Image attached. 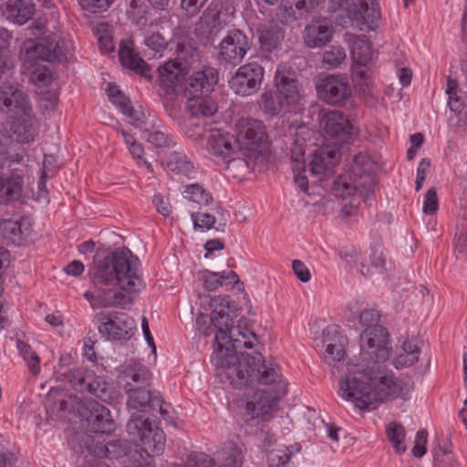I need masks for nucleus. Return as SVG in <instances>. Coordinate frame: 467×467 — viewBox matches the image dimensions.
<instances>
[{"instance_id":"nucleus-10","label":"nucleus","mask_w":467,"mask_h":467,"mask_svg":"<svg viewBox=\"0 0 467 467\" xmlns=\"http://www.w3.org/2000/svg\"><path fill=\"white\" fill-rule=\"evenodd\" d=\"M289 130L293 136L290 150L291 160L295 163L293 167L295 182L303 192H307L308 178L304 156L307 147V141L311 140L313 131L304 124L298 125L297 127L292 125Z\"/></svg>"},{"instance_id":"nucleus-37","label":"nucleus","mask_w":467,"mask_h":467,"mask_svg":"<svg viewBox=\"0 0 467 467\" xmlns=\"http://www.w3.org/2000/svg\"><path fill=\"white\" fill-rule=\"evenodd\" d=\"M222 465L219 467H241L243 463V448L234 441H229L219 453Z\"/></svg>"},{"instance_id":"nucleus-11","label":"nucleus","mask_w":467,"mask_h":467,"mask_svg":"<svg viewBox=\"0 0 467 467\" xmlns=\"http://www.w3.org/2000/svg\"><path fill=\"white\" fill-rule=\"evenodd\" d=\"M341 153L337 143L317 148L309 156L306 173L309 172L313 182H320L335 173V168L340 161Z\"/></svg>"},{"instance_id":"nucleus-7","label":"nucleus","mask_w":467,"mask_h":467,"mask_svg":"<svg viewBox=\"0 0 467 467\" xmlns=\"http://www.w3.org/2000/svg\"><path fill=\"white\" fill-rule=\"evenodd\" d=\"M234 12L235 8L229 0H213L195 23V36L207 44L225 28Z\"/></svg>"},{"instance_id":"nucleus-47","label":"nucleus","mask_w":467,"mask_h":467,"mask_svg":"<svg viewBox=\"0 0 467 467\" xmlns=\"http://www.w3.org/2000/svg\"><path fill=\"white\" fill-rule=\"evenodd\" d=\"M357 3L354 0H328V10L332 13L342 11L353 21L357 14Z\"/></svg>"},{"instance_id":"nucleus-57","label":"nucleus","mask_w":467,"mask_h":467,"mask_svg":"<svg viewBox=\"0 0 467 467\" xmlns=\"http://www.w3.org/2000/svg\"><path fill=\"white\" fill-rule=\"evenodd\" d=\"M380 315L378 310L369 308L363 310L359 315V321L363 327H375L379 326Z\"/></svg>"},{"instance_id":"nucleus-23","label":"nucleus","mask_w":467,"mask_h":467,"mask_svg":"<svg viewBox=\"0 0 467 467\" xmlns=\"http://www.w3.org/2000/svg\"><path fill=\"white\" fill-rule=\"evenodd\" d=\"M294 73L286 72L285 67L278 68L275 75L276 93L286 105H294L301 99V89Z\"/></svg>"},{"instance_id":"nucleus-50","label":"nucleus","mask_w":467,"mask_h":467,"mask_svg":"<svg viewBox=\"0 0 467 467\" xmlns=\"http://www.w3.org/2000/svg\"><path fill=\"white\" fill-rule=\"evenodd\" d=\"M455 248L459 252L467 251V216L463 215L457 224L454 237Z\"/></svg>"},{"instance_id":"nucleus-26","label":"nucleus","mask_w":467,"mask_h":467,"mask_svg":"<svg viewBox=\"0 0 467 467\" xmlns=\"http://www.w3.org/2000/svg\"><path fill=\"white\" fill-rule=\"evenodd\" d=\"M208 151L213 156L225 161L233 154H236L237 147L236 138L228 133H222L220 131H210L208 135Z\"/></svg>"},{"instance_id":"nucleus-6","label":"nucleus","mask_w":467,"mask_h":467,"mask_svg":"<svg viewBox=\"0 0 467 467\" xmlns=\"http://www.w3.org/2000/svg\"><path fill=\"white\" fill-rule=\"evenodd\" d=\"M177 53L174 60H169L158 67L160 95L162 97H174L177 87L189 74L191 65L199 60L198 51L191 46L179 45Z\"/></svg>"},{"instance_id":"nucleus-48","label":"nucleus","mask_w":467,"mask_h":467,"mask_svg":"<svg viewBox=\"0 0 467 467\" xmlns=\"http://www.w3.org/2000/svg\"><path fill=\"white\" fill-rule=\"evenodd\" d=\"M452 74L453 77L451 75L448 78V89H452L457 85H467V57L461 60Z\"/></svg>"},{"instance_id":"nucleus-5","label":"nucleus","mask_w":467,"mask_h":467,"mask_svg":"<svg viewBox=\"0 0 467 467\" xmlns=\"http://www.w3.org/2000/svg\"><path fill=\"white\" fill-rule=\"evenodd\" d=\"M377 163L367 153L355 156L349 169V179L338 177L333 181L332 191L337 197L346 199L354 192L364 201L376 185Z\"/></svg>"},{"instance_id":"nucleus-2","label":"nucleus","mask_w":467,"mask_h":467,"mask_svg":"<svg viewBox=\"0 0 467 467\" xmlns=\"http://www.w3.org/2000/svg\"><path fill=\"white\" fill-rule=\"evenodd\" d=\"M391 352L385 327H366L359 337L358 363L349 365L339 381V396L361 410H374L376 404L400 397L403 390L401 382L382 366Z\"/></svg>"},{"instance_id":"nucleus-28","label":"nucleus","mask_w":467,"mask_h":467,"mask_svg":"<svg viewBox=\"0 0 467 467\" xmlns=\"http://www.w3.org/2000/svg\"><path fill=\"white\" fill-rule=\"evenodd\" d=\"M119 57L124 67L132 69L148 79L151 78L150 67L134 50L132 42L128 41L120 44Z\"/></svg>"},{"instance_id":"nucleus-34","label":"nucleus","mask_w":467,"mask_h":467,"mask_svg":"<svg viewBox=\"0 0 467 467\" xmlns=\"http://www.w3.org/2000/svg\"><path fill=\"white\" fill-rule=\"evenodd\" d=\"M402 352L397 355L392 364L397 369L409 368L419 361L421 352L420 347L410 339H406L401 346Z\"/></svg>"},{"instance_id":"nucleus-16","label":"nucleus","mask_w":467,"mask_h":467,"mask_svg":"<svg viewBox=\"0 0 467 467\" xmlns=\"http://www.w3.org/2000/svg\"><path fill=\"white\" fill-rule=\"evenodd\" d=\"M250 48L247 36L240 30H230L218 46L221 63L236 66L241 63Z\"/></svg>"},{"instance_id":"nucleus-20","label":"nucleus","mask_w":467,"mask_h":467,"mask_svg":"<svg viewBox=\"0 0 467 467\" xmlns=\"http://www.w3.org/2000/svg\"><path fill=\"white\" fill-rule=\"evenodd\" d=\"M320 127L338 142H348L355 134V128L343 112L331 110L320 119Z\"/></svg>"},{"instance_id":"nucleus-64","label":"nucleus","mask_w":467,"mask_h":467,"mask_svg":"<svg viewBox=\"0 0 467 467\" xmlns=\"http://www.w3.org/2000/svg\"><path fill=\"white\" fill-rule=\"evenodd\" d=\"M292 268L296 276L303 283H306L311 279V274L307 266L300 260L292 262Z\"/></svg>"},{"instance_id":"nucleus-18","label":"nucleus","mask_w":467,"mask_h":467,"mask_svg":"<svg viewBox=\"0 0 467 467\" xmlns=\"http://www.w3.org/2000/svg\"><path fill=\"white\" fill-rule=\"evenodd\" d=\"M316 88L318 97L331 105H341L351 94L348 79L341 75L320 77Z\"/></svg>"},{"instance_id":"nucleus-32","label":"nucleus","mask_w":467,"mask_h":467,"mask_svg":"<svg viewBox=\"0 0 467 467\" xmlns=\"http://www.w3.org/2000/svg\"><path fill=\"white\" fill-rule=\"evenodd\" d=\"M87 391L107 403L113 402L119 396V391L112 382L106 380L103 377L97 376L95 373Z\"/></svg>"},{"instance_id":"nucleus-54","label":"nucleus","mask_w":467,"mask_h":467,"mask_svg":"<svg viewBox=\"0 0 467 467\" xmlns=\"http://www.w3.org/2000/svg\"><path fill=\"white\" fill-rule=\"evenodd\" d=\"M83 10L99 13L107 10L114 0H78Z\"/></svg>"},{"instance_id":"nucleus-9","label":"nucleus","mask_w":467,"mask_h":467,"mask_svg":"<svg viewBox=\"0 0 467 467\" xmlns=\"http://www.w3.org/2000/svg\"><path fill=\"white\" fill-rule=\"evenodd\" d=\"M64 47L56 36H45L40 39H27L21 46L19 58L25 67H33L38 60L56 62L64 56Z\"/></svg>"},{"instance_id":"nucleus-44","label":"nucleus","mask_w":467,"mask_h":467,"mask_svg":"<svg viewBox=\"0 0 467 467\" xmlns=\"http://www.w3.org/2000/svg\"><path fill=\"white\" fill-rule=\"evenodd\" d=\"M387 436L397 453L401 454L406 451L403 443L405 429L400 423H390L387 428Z\"/></svg>"},{"instance_id":"nucleus-29","label":"nucleus","mask_w":467,"mask_h":467,"mask_svg":"<svg viewBox=\"0 0 467 467\" xmlns=\"http://www.w3.org/2000/svg\"><path fill=\"white\" fill-rule=\"evenodd\" d=\"M4 13L8 20L24 25L34 15L35 5L32 0H7Z\"/></svg>"},{"instance_id":"nucleus-3","label":"nucleus","mask_w":467,"mask_h":467,"mask_svg":"<svg viewBox=\"0 0 467 467\" xmlns=\"http://www.w3.org/2000/svg\"><path fill=\"white\" fill-rule=\"evenodd\" d=\"M131 252L115 251L100 260L90 273L95 286L100 289L99 295L91 292L84 294L85 298L90 303L93 308L102 307L105 301L106 285H119V287L129 294L139 293L145 287L140 270L132 266L130 261Z\"/></svg>"},{"instance_id":"nucleus-35","label":"nucleus","mask_w":467,"mask_h":467,"mask_svg":"<svg viewBox=\"0 0 467 467\" xmlns=\"http://www.w3.org/2000/svg\"><path fill=\"white\" fill-rule=\"evenodd\" d=\"M3 167L0 165V202H11L20 198L22 193V178L19 176L5 180L2 177Z\"/></svg>"},{"instance_id":"nucleus-55","label":"nucleus","mask_w":467,"mask_h":467,"mask_svg":"<svg viewBox=\"0 0 467 467\" xmlns=\"http://www.w3.org/2000/svg\"><path fill=\"white\" fill-rule=\"evenodd\" d=\"M194 228L210 230L215 223V217L207 213H192Z\"/></svg>"},{"instance_id":"nucleus-4","label":"nucleus","mask_w":467,"mask_h":467,"mask_svg":"<svg viewBox=\"0 0 467 467\" xmlns=\"http://www.w3.org/2000/svg\"><path fill=\"white\" fill-rule=\"evenodd\" d=\"M147 387H136L130 391H125L128 395L127 406L137 410L131 414L126 428L133 442H140L147 453L154 455L163 451L165 434L160 428L153 427L152 422L144 415L148 409L153 410L155 403H160L159 399L151 397Z\"/></svg>"},{"instance_id":"nucleus-41","label":"nucleus","mask_w":467,"mask_h":467,"mask_svg":"<svg viewBox=\"0 0 467 467\" xmlns=\"http://www.w3.org/2000/svg\"><path fill=\"white\" fill-rule=\"evenodd\" d=\"M93 371H89L84 368H78L71 370L67 375V380L70 386L79 392H85L88 390L89 382L93 379Z\"/></svg>"},{"instance_id":"nucleus-59","label":"nucleus","mask_w":467,"mask_h":467,"mask_svg":"<svg viewBox=\"0 0 467 467\" xmlns=\"http://www.w3.org/2000/svg\"><path fill=\"white\" fill-rule=\"evenodd\" d=\"M267 460L269 467H285L290 460V454L283 451H271Z\"/></svg>"},{"instance_id":"nucleus-60","label":"nucleus","mask_w":467,"mask_h":467,"mask_svg":"<svg viewBox=\"0 0 467 467\" xmlns=\"http://www.w3.org/2000/svg\"><path fill=\"white\" fill-rule=\"evenodd\" d=\"M145 44L148 47L155 52L164 50L168 46L167 39L160 33H152L151 36L145 39Z\"/></svg>"},{"instance_id":"nucleus-1","label":"nucleus","mask_w":467,"mask_h":467,"mask_svg":"<svg viewBox=\"0 0 467 467\" xmlns=\"http://www.w3.org/2000/svg\"><path fill=\"white\" fill-rule=\"evenodd\" d=\"M221 309H213L209 318L201 313L196 318L198 330L208 337L215 332L213 362L217 376L233 388L244 389L255 385L271 386V391L257 389L245 406V421L256 425L269 420L277 410V401L287 391V382L283 380L280 367L274 361L266 362L261 353L242 351L253 348L259 342L258 336L247 328L234 325L233 318L225 312L229 301L221 299Z\"/></svg>"},{"instance_id":"nucleus-62","label":"nucleus","mask_w":467,"mask_h":467,"mask_svg":"<svg viewBox=\"0 0 467 467\" xmlns=\"http://www.w3.org/2000/svg\"><path fill=\"white\" fill-rule=\"evenodd\" d=\"M434 462L443 463L445 467L459 466L458 460L453 455H450L449 452L441 446L438 447V451L434 453Z\"/></svg>"},{"instance_id":"nucleus-40","label":"nucleus","mask_w":467,"mask_h":467,"mask_svg":"<svg viewBox=\"0 0 467 467\" xmlns=\"http://www.w3.org/2000/svg\"><path fill=\"white\" fill-rule=\"evenodd\" d=\"M187 109L193 118L198 117L199 115L209 117L213 116L216 112L217 106L214 101L205 96L190 100L187 105Z\"/></svg>"},{"instance_id":"nucleus-46","label":"nucleus","mask_w":467,"mask_h":467,"mask_svg":"<svg viewBox=\"0 0 467 467\" xmlns=\"http://www.w3.org/2000/svg\"><path fill=\"white\" fill-rule=\"evenodd\" d=\"M347 55L343 47H331L323 54V64L327 68H336L346 59Z\"/></svg>"},{"instance_id":"nucleus-27","label":"nucleus","mask_w":467,"mask_h":467,"mask_svg":"<svg viewBox=\"0 0 467 467\" xmlns=\"http://www.w3.org/2000/svg\"><path fill=\"white\" fill-rule=\"evenodd\" d=\"M353 21L362 26L361 30H374L379 22L380 12L377 0H358Z\"/></svg>"},{"instance_id":"nucleus-12","label":"nucleus","mask_w":467,"mask_h":467,"mask_svg":"<svg viewBox=\"0 0 467 467\" xmlns=\"http://www.w3.org/2000/svg\"><path fill=\"white\" fill-rule=\"evenodd\" d=\"M348 343V337L342 335L337 327H327L323 330V358L332 374L340 372L345 366Z\"/></svg>"},{"instance_id":"nucleus-21","label":"nucleus","mask_w":467,"mask_h":467,"mask_svg":"<svg viewBox=\"0 0 467 467\" xmlns=\"http://www.w3.org/2000/svg\"><path fill=\"white\" fill-rule=\"evenodd\" d=\"M218 82V72L213 67H205L193 73L185 82L184 96L188 101L207 96Z\"/></svg>"},{"instance_id":"nucleus-8","label":"nucleus","mask_w":467,"mask_h":467,"mask_svg":"<svg viewBox=\"0 0 467 467\" xmlns=\"http://www.w3.org/2000/svg\"><path fill=\"white\" fill-rule=\"evenodd\" d=\"M237 148L248 159H258L267 148L268 138L262 121L254 119H241L236 124Z\"/></svg>"},{"instance_id":"nucleus-63","label":"nucleus","mask_w":467,"mask_h":467,"mask_svg":"<svg viewBox=\"0 0 467 467\" xmlns=\"http://www.w3.org/2000/svg\"><path fill=\"white\" fill-rule=\"evenodd\" d=\"M204 287L213 291L223 285V275L216 272H208L203 275Z\"/></svg>"},{"instance_id":"nucleus-33","label":"nucleus","mask_w":467,"mask_h":467,"mask_svg":"<svg viewBox=\"0 0 467 467\" xmlns=\"http://www.w3.org/2000/svg\"><path fill=\"white\" fill-rule=\"evenodd\" d=\"M351 58L358 67H366L372 60V45L365 36L354 37L351 45Z\"/></svg>"},{"instance_id":"nucleus-49","label":"nucleus","mask_w":467,"mask_h":467,"mask_svg":"<svg viewBox=\"0 0 467 467\" xmlns=\"http://www.w3.org/2000/svg\"><path fill=\"white\" fill-rule=\"evenodd\" d=\"M281 36V32L278 29L267 28L261 32L259 39L262 47L265 49L271 51L277 47Z\"/></svg>"},{"instance_id":"nucleus-14","label":"nucleus","mask_w":467,"mask_h":467,"mask_svg":"<svg viewBox=\"0 0 467 467\" xmlns=\"http://www.w3.org/2000/svg\"><path fill=\"white\" fill-rule=\"evenodd\" d=\"M82 420L96 433H109L114 430V420L109 410L94 400L80 401L77 408Z\"/></svg>"},{"instance_id":"nucleus-25","label":"nucleus","mask_w":467,"mask_h":467,"mask_svg":"<svg viewBox=\"0 0 467 467\" xmlns=\"http://www.w3.org/2000/svg\"><path fill=\"white\" fill-rule=\"evenodd\" d=\"M449 95L448 105L454 113L451 116L450 120L455 122L459 128L467 125V85H457L452 89L447 88Z\"/></svg>"},{"instance_id":"nucleus-51","label":"nucleus","mask_w":467,"mask_h":467,"mask_svg":"<svg viewBox=\"0 0 467 467\" xmlns=\"http://www.w3.org/2000/svg\"><path fill=\"white\" fill-rule=\"evenodd\" d=\"M177 467H216V463L205 453H193L188 456L184 464Z\"/></svg>"},{"instance_id":"nucleus-36","label":"nucleus","mask_w":467,"mask_h":467,"mask_svg":"<svg viewBox=\"0 0 467 467\" xmlns=\"http://www.w3.org/2000/svg\"><path fill=\"white\" fill-rule=\"evenodd\" d=\"M143 133L146 134V140L156 148L176 146L172 136L165 132L163 127L160 124L152 122Z\"/></svg>"},{"instance_id":"nucleus-61","label":"nucleus","mask_w":467,"mask_h":467,"mask_svg":"<svg viewBox=\"0 0 467 467\" xmlns=\"http://www.w3.org/2000/svg\"><path fill=\"white\" fill-rule=\"evenodd\" d=\"M88 451L90 454H93L96 457H105L106 458V448L107 441H96L94 438L88 437L86 441Z\"/></svg>"},{"instance_id":"nucleus-15","label":"nucleus","mask_w":467,"mask_h":467,"mask_svg":"<svg viewBox=\"0 0 467 467\" xmlns=\"http://www.w3.org/2000/svg\"><path fill=\"white\" fill-rule=\"evenodd\" d=\"M99 331L109 340H127L136 328L134 319L123 312L103 315L99 317Z\"/></svg>"},{"instance_id":"nucleus-58","label":"nucleus","mask_w":467,"mask_h":467,"mask_svg":"<svg viewBox=\"0 0 467 467\" xmlns=\"http://www.w3.org/2000/svg\"><path fill=\"white\" fill-rule=\"evenodd\" d=\"M438 210V196L434 188L427 191L423 202V213L433 214Z\"/></svg>"},{"instance_id":"nucleus-24","label":"nucleus","mask_w":467,"mask_h":467,"mask_svg":"<svg viewBox=\"0 0 467 467\" xmlns=\"http://www.w3.org/2000/svg\"><path fill=\"white\" fill-rule=\"evenodd\" d=\"M333 33V26L328 21L314 20L305 27L303 38L308 47H323L332 40Z\"/></svg>"},{"instance_id":"nucleus-53","label":"nucleus","mask_w":467,"mask_h":467,"mask_svg":"<svg viewBox=\"0 0 467 467\" xmlns=\"http://www.w3.org/2000/svg\"><path fill=\"white\" fill-rule=\"evenodd\" d=\"M205 127L197 121L195 118L191 117V119L186 122L185 134L189 139L192 140H200L205 136Z\"/></svg>"},{"instance_id":"nucleus-38","label":"nucleus","mask_w":467,"mask_h":467,"mask_svg":"<svg viewBox=\"0 0 467 467\" xmlns=\"http://www.w3.org/2000/svg\"><path fill=\"white\" fill-rule=\"evenodd\" d=\"M258 105L261 110L271 117L278 115L285 107H287L277 93L274 94L272 91L264 92L260 99L258 100Z\"/></svg>"},{"instance_id":"nucleus-17","label":"nucleus","mask_w":467,"mask_h":467,"mask_svg":"<svg viewBox=\"0 0 467 467\" xmlns=\"http://www.w3.org/2000/svg\"><path fill=\"white\" fill-rule=\"evenodd\" d=\"M264 78V68L253 62L241 66L230 80L231 88L240 96L256 93Z\"/></svg>"},{"instance_id":"nucleus-52","label":"nucleus","mask_w":467,"mask_h":467,"mask_svg":"<svg viewBox=\"0 0 467 467\" xmlns=\"http://www.w3.org/2000/svg\"><path fill=\"white\" fill-rule=\"evenodd\" d=\"M131 301L130 296L122 292H113L110 289L105 290L104 306H124L130 305Z\"/></svg>"},{"instance_id":"nucleus-45","label":"nucleus","mask_w":467,"mask_h":467,"mask_svg":"<svg viewBox=\"0 0 467 467\" xmlns=\"http://www.w3.org/2000/svg\"><path fill=\"white\" fill-rule=\"evenodd\" d=\"M131 445L122 439H111L107 441L106 458L119 459L129 454Z\"/></svg>"},{"instance_id":"nucleus-22","label":"nucleus","mask_w":467,"mask_h":467,"mask_svg":"<svg viewBox=\"0 0 467 467\" xmlns=\"http://www.w3.org/2000/svg\"><path fill=\"white\" fill-rule=\"evenodd\" d=\"M119 381L125 391H130L136 387L150 386L151 373L142 363L131 361L119 371Z\"/></svg>"},{"instance_id":"nucleus-31","label":"nucleus","mask_w":467,"mask_h":467,"mask_svg":"<svg viewBox=\"0 0 467 467\" xmlns=\"http://www.w3.org/2000/svg\"><path fill=\"white\" fill-rule=\"evenodd\" d=\"M26 220H2L0 221V234L6 244L19 245L25 236L29 233Z\"/></svg>"},{"instance_id":"nucleus-56","label":"nucleus","mask_w":467,"mask_h":467,"mask_svg":"<svg viewBox=\"0 0 467 467\" xmlns=\"http://www.w3.org/2000/svg\"><path fill=\"white\" fill-rule=\"evenodd\" d=\"M427 439L428 432L426 430H420L417 432L414 446L411 450L412 455L414 457L420 458L426 453Z\"/></svg>"},{"instance_id":"nucleus-43","label":"nucleus","mask_w":467,"mask_h":467,"mask_svg":"<svg viewBox=\"0 0 467 467\" xmlns=\"http://www.w3.org/2000/svg\"><path fill=\"white\" fill-rule=\"evenodd\" d=\"M183 199L198 205H207L212 201V196L200 184L193 183L186 187Z\"/></svg>"},{"instance_id":"nucleus-19","label":"nucleus","mask_w":467,"mask_h":467,"mask_svg":"<svg viewBox=\"0 0 467 467\" xmlns=\"http://www.w3.org/2000/svg\"><path fill=\"white\" fill-rule=\"evenodd\" d=\"M109 100L119 108L121 112L130 118V124L140 130H146L152 123L149 121L148 114L141 109L140 106L135 108L128 97H126L119 88L109 83L107 89Z\"/></svg>"},{"instance_id":"nucleus-30","label":"nucleus","mask_w":467,"mask_h":467,"mask_svg":"<svg viewBox=\"0 0 467 467\" xmlns=\"http://www.w3.org/2000/svg\"><path fill=\"white\" fill-rule=\"evenodd\" d=\"M321 0H285L280 6L283 23L299 19L304 13L311 12Z\"/></svg>"},{"instance_id":"nucleus-39","label":"nucleus","mask_w":467,"mask_h":467,"mask_svg":"<svg viewBox=\"0 0 467 467\" xmlns=\"http://www.w3.org/2000/svg\"><path fill=\"white\" fill-rule=\"evenodd\" d=\"M167 167L175 173L184 175L190 174L193 171V164L182 150H174L170 154L167 161Z\"/></svg>"},{"instance_id":"nucleus-42","label":"nucleus","mask_w":467,"mask_h":467,"mask_svg":"<svg viewBox=\"0 0 467 467\" xmlns=\"http://www.w3.org/2000/svg\"><path fill=\"white\" fill-rule=\"evenodd\" d=\"M236 152V154H233L225 159V161H223L228 171L235 176L245 172L249 169L250 161L256 160L248 159L246 156L243 155L239 151V148H237Z\"/></svg>"},{"instance_id":"nucleus-13","label":"nucleus","mask_w":467,"mask_h":467,"mask_svg":"<svg viewBox=\"0 0 467 467\" xmlns=\"http://www.w3.org/2000/svg\"><path fill=\"white\" fill-rule=\"evenodd\" d=\"M0 110L26 122L31 116L32 106L17 84L4 82L0 86Z\"/></svg>"}]
</instances>
